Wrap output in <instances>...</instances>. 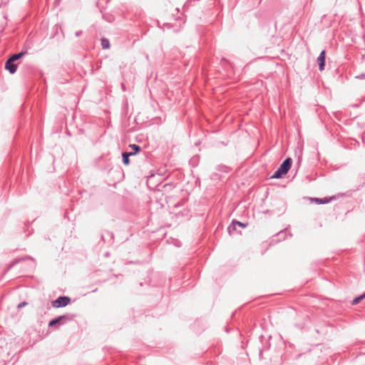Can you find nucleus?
I'll return each instance as SVG.
<instances>
[{
    "instance_id": "obj_1",
    "label": "nucleus",
    "mask_w": 365,
    "mask_h": 365,
    "mask_svg": "<svg viewBox=\"0 0 365 365\" xmlns=\"http://www.w3.org/2000/svg\"><path fill=\"white\" fill-rule=\"evenodd\" d=\"M292 163V160L290 158H286L280 165L279 168L275 171L272 178H281L283 175H285L289 170Z\"/></svg>"
},
{
    "instance_id": "obj_2",
    "label": "nucleus",
    "mask_w": 365,
    "mask_h": 365,
    "mask_svg": "<svg viewBox=\"0 0 365 365\" xmlns=\"http://www.w3.org/2000/svg\"><path fill=\"white\" fill-rule=\"evenodd\" d=\"M73 317L74 315L71 314H64L59 316L51 319L48 323V327H53L56 325L60 326L65 324L67 322L72 320Z\"/></svg>"
},
{
    "instance_id": "obj_3",
    "label": "nucleus",
    "mask_w": 365,
    "mask_h": 365,
    "mask_svg": "<svg viewBox=\"0 0 365 365\" xmlns=\"http://www.w3.org/2000/svg\"><path fill=\"white\" fill-rule=\"evenodd\" d=\"M71 302V298L66 296L58 297L52 302V306L55 308L64 307Z\"/></svg>"
},
{
    "instance_id": "obj_4",
    "label": "nucleus",
    "mask_w": 365,
    "mask_h": 365,
    "mask_svg": "<svg viewBox=\"0 0 365 365\" xmlns=\"http://www.w3.org/2000/svg\"><path fill=\"white\" fill-rule=\"evenodd\" d=\"M325 57H326V52L324 50L322 51L319 56L317 58V63L319 66V70L320 71H322L324 70V66H325Z\"/></svg>"
},
{
    "instance_id": "obj_5",
    "label": "nucleus",
    "mask_w": 365,
    "mask_h": 365,
    "mask_svg": "<svg viewBox=\"0 0 365 365\" xmlns=\"http://www.w3.org/2000/svg\"><path fill=\"white\" fill-rule=\"evenodd\" d=\"M5 68L8 70L10 73L13 74L16 71L17 65L14 63V61H12L10 58H9L6 61Z\"/></svg>"
},
{
    "instance_id": "obj_6",
    "label": "nucleus",
    "mask_w": 365,
    "mask_h": 365,
    "mask_svg": "<svg viewBox=\"0 0 365 365\" xmlns=\"http://www.w3.org/2000/svg\"><path fill=\"white\" fill-rule=\"evenodd\" d=\"M101 238L104 242H110L113 239V234L109 231H104L102 233Z\"/></svg>"
},
{
    "instance_id": "obj_7",
    "label": "nucleus",
    "mask_w": 365,
    "mask_h": 365,
    "mask_svg": "<svg viewBox=\"0 0 365 365\" xmlns=\"http://www.w3.org/2000/svg\"><path fill=\"white\" fill-rule=\"evenodd\" d=\"M135 155V153H123L122 157H123V163L124 165H128L130 163L129 157L131 155Z\"/></svg>"
},
{
    "instance_id": "obj_8",
    "label": "nucleus",
    "mask_w": 365,
    "mask_h": 365,
    "mask_svg": "<svg viewBox=\"0 0 365 365\" xmlns=\"http://www.w3.org/2000/svg\"><path fill=\"white\" fill-rule=\"evenodd\" d=\"M236 230L237 225H235V222H234V220H232V223L227 227V231L229 234L231 235H233Z\"/></svg>"
},
{
    "instance_id": "obj_9",
    "label": "nucleus",
    "mask_w": 365,
    "mask_h": 365,
    "mask_svg": "<svg viewBox=\"0 0 365 365\" xmlns=\"http://www.w3.org/2000/svg\"><path fill=\"white\" fill-rule=\"evenodd\" d=\"M25 53H26V52L21 51L20 53L13 54L9 58L12 61H15L19 60L20 58H21Z\"/></svg>"
},
{
    "instance_id": "obj_10",
    "label": "nucleus",
    "mask_w": 365,
    "mask_h": 365,
    "mask_svg": "<svg viewBox=\"0 0 365 365\" xmlns=\"http://www.w3.org/2000/svg\"><path fill=\"white\" fill-rule=\"evenodd\" d=\"M101 46L103 49H107L110 47V43L108 39L107 38H102L101 39Z\"/></svg>"
},
{
    "instance_id": "obj_11",
    "label": "nucleus",
    "mask_w": 365,
    "mask_h": 365,
    "mask_svg": "<svg viewBox=\"0 0 365 365\" xmlns=\"http://www.w3.org/2000/svg\"><path fill=\"white\" fill-rule=\"evenodd\" d=\"M315 201L319 204H326L328 203L330 200L328 198H315Z\"/></svg>"
},
{
    "instance_id": "obj_12",
    "label": "nucleus",
    "mask_w": 365,
    "mask_h": 365,
    "mask_svg": "<svg viewBox=\"0 0 365 365\" xmlns=\"http://www.w3.org/2000/svg\"><path fill=\"white\" fill-rule=\"evenodd\" d=\"M365 298V293L360 295L359 297H357L353 299L352 304H358L361 300Z\"/></svg>"
},
{
    "instance_id": "obj_13",
    "label": "nucleus",
    "mask_w": 365,
    "mask_h": 365,
    "mask_svg": "<svg viewBox=\"0 0 365 365\" xmlns=\"http://www.w3.org/2000/svg\"><path fill=\"white\" fill-rule=\"evenodd\" d=\"M26 259H31V257H25V258H20V259H15L14 261H13L11 263V267H13L16 264L19 263L20 261L21 260H24Z\"/></svg>"
},
{
    "instance_id": "obj_14",
    "label": "nucleus",
    "mask_w": 365,
    "mask_h": 365,
    "mask_svg": "<svg viewBox=\"0 0 365 365\" xmlns=\"http://www.w3.org/2000/svg\"><path fill=\"white\" fill-rule=\"evenodd\" d=\"M130 147L134 150L133 153H135V154L137 153L140 150V146L135 144H131L130 145Z\"/></svg>"
},
{
    "instance_id": "obj_15",
    "label": "nucleus",
    "mask_w": 365,
    "mask_h": 365,
    "mask_svg": "<svg viewBox=\"0 0 365 365\" xmlns=\"http://www.w3.org/2000/svg\"><path fill=\"white\" fill-rule=\"evenodd\" d=\"M234 222H235V225H237V226L241 227V228H245L247 226V224H244L241 222H239V221H237V220H234Z\"/></svg>"
},
{
    "instance_id": "obj_16",
    "label": "nucleus",
    "mask_w": 365,
    "mask_h": 365,
    "mask_svg": "<svg viewBox=\"0 0 365 365\" xmlns=\"http://www.w3.org/2000/svg\"><path fill=\"white\" fill-rule=\"evenodd\" d=\"M285 235H286V232L282 231V232H279L276 237H279V238H282V237L284 238Z\"/></svg>"
},
{
    "instance_id": "obj_17",
    "label": "nucleus",
    "mask_w": 365,
    "mask_h": 365,
    "mask_svg": "<svg viewBox=\"0 0 365 365\" xmlns=\"http://www.w3.org/2000/svg\"><path fill=\"white\" fill-rule=\"evenodd\" d=\"M26 304H27V303L26 302H21V303L18 304L17 308L18 309H21L23 307L26 306Z\"/></svg>"
},
{
    "instance_id": "obj_18",
    "label": "nucleus",
    "mask_w": 365,
    "mask_h": 365,
    "mask_svg": "<svg viewBox=\"0 0 365 365\" xmlns=\"http://www.w3.org/2000/svg\"><path fill=\"white\" fill-rule=\"evenodd\" d=\"M163 26L165 27H167L168 29H171L173 27L172 26V24L171 23H164L163 24Z\"/></svg>"
},
{
    "instance_id": "obj_19",
    "label": "nucleus",
    "mask_w": 365,
    "mask_h": 365,
    "mask_svg": "<svg viewBox=\"0 0 365 365\" xmlns=\"http://www.w3.org/2000/svg\"><path fill=\"white\" fill-rule=\"evenodd\" d=\"M356 78H359V79H364L365 78V74H361L359 76H357Z\"/></svg>"
},
{
    "instance_id": "obj_20",
    "label": "nucleus",
    "mask_w": 365,
    "mask_h": 365,
    "mask_svg": "<svg viewBox=\"0 0 365 365\" xmlns=\"http://www.w3.org/2000/svg\"><path fill=\"white\" fill-rule=\"evenodd\" d=\"M81 33H82V31H77V32L76 33V36H79L81 34Z\"/></svg>"
},
{
    "instance_id": "obj_21",
    "label": "nucleus",
    "mask_w": 365,
    "mask_h": 365,
    "mask_svg": "<svg viewBox=\"0 0 365 365\" xmlns=\"http://www.w3.org/2000/svg\"><path fill=\"white\" fill-rule=\"evenodd\" d=\"M105 257H109V252H106V254H105Z\"/></svg>"
}]
</instances>
